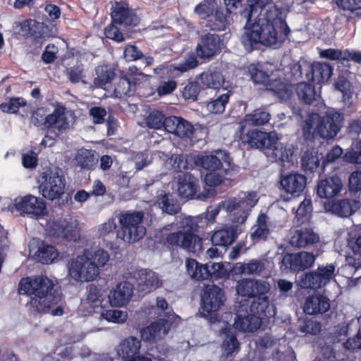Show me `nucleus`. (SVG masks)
Listing matches in <instances>:
<instances>
[{
  "label": "nucleus",
  "mask_w": 361,
  "mask_h": 361,
  "mask_svg": "<svg viewBox=\"0 0 361 361\" xmlns=\"http://www.w3.org/2000/svg\"><path fill=\"white\" fill-rule=\"evenodd\" d=\"M271 0H250L245 32L240 41L245 49L252 51L262 44L271 46L284 42L290 30L283 9L272 5Z\"/></svg>",
  "instance_id": "1"
},
{
  "label": "nucleus",
  "mask_w": 361,
  "mask_h": 361,
  "mask_svg": "<svg viewBox=\"0 0 361 361\" xmlns=\"http://www.w3.org/2000/svg\"><path fill=\"white\" fill-rule=\"evenodd\" d=\"M54 286L53 281L47 276H28L20 279L18 284L19 294L35 296L26 304L30 314L36 315L46 312L52 305L61 300L59 290Z\"/></svg>",
  "instance_id": "2"
},
{
  "label": "nucleus",
  "mask_w": 361,
  "mask_h": 361,
  "mask_svg": "<svg viewBox=\"0 0 361 361\" xmlns=\"http://www.w3.org/2000/svg\"><path fill=\"white\" fill-rule=\"evenodd\" d=\"M198 217L186 216L179 221L178 231L172 232V224L161 228L156 234L158 242L170 250L180 248L195 252L202 247V238L198 235Z\"/></svg>",
  "instance_id": "3"
},
{
  "label": "nucleus",
  "mask_w": 361,
  "mask_h": 361,
  "mask_svg": "<svg viewBox=\"0 0 361 361\" xmlns=\"http://www.w3.org/2000/svg\"><path fill=\"white\" fill-rule=\"evenodd\" d=\"M258 200L255 192H249L244 197L231 198L222 202L224 209L228 213H233L232 222L235 225L225 226L214 232L211 241L215 246L227 247L231 245L238 237L241 230L239 224L245 223L251 209Z\"/></svg>",
  "instance_id": "4"
},
{
  "label": "nucleus",
  "mask_w": 361,
  "mask_h": 361,
  "mask_svg": "<svg viewBox=\"0 0 361 361\" xmlns=\"http://www.w3.org/2000/svg\"><path fill=\"white\" fill-rule=\"evenodd\" d=\"M343 119V114L336 111H328L324 116L309 114L302 126V136L306 141L311 142L317 137L332 139L340 131Z\"/></svg>",
  "instance_id": "5"
},
{
  "label": "nucleus",
  "mask_w": 361,
  "mask_h": 361,
  "mask_svg": "<svg viewBox=\"0 0 361 361\" xmlns=\"http://www.w3.org/2000/svg\"><path fill=\"white\" fill-rule=\"evenodd\" d=\"M219 155H203L198 159L200 165L208 173L204 178L205 183L210 187L221 185L227 176L231 166V158L228 153L222 151L216 152Z\"/></svg>",
  "instance_id": "6"
},
{
  "label": "nucleus",
  "mask_w": 361,
  "mask_h": 361,
  "mask_svg": "<svg viewBox=\"0 0 361 361\" xmlns=\"http://www.w3.org/2000/svg\"><path fill=\"white\" fill-rule=\"evenodd\" d=\"M121 226L116 231V224L114 219H109L106 222L102 224L99 228V237L104 240L110 235H116L124 242L133 243L135 242V212L131 214H122L119 217Z\"/></svg>",
  "instance_id": "7"
},
{
  "label": "nucleus",
  "mask_w": 361,
  "mask_h": 361,
  "mask_svg": "<svg viewBox=\"0 0 361 361\" xmlns=\"http://www.w3.org/2000/svg\"><path fill=\"white\" fill-rule=\"evenodd\" d=\"M38 183L39 193L49 201H59L66 193V178L59 168H56L54 171L43 172Z\"/></svg>",
  "instance_id": "8"
},
{
  "label": "nucleus",
  "mask_w": 361,
  "mask_h": 361,
  "mask_svg": "<svg viewBox=\"0 0 361 361\" xmlns=\"http://www.w3.org/2000/svg\"><path fill=\"white\" fill-rule=\"evenodd\" d=\"M226 300L225 292L221 288L216 285L207 286L201 297L202 315L211 321H217L218 312Z\"/></svg>",
  "instance_id": "9"
},
{
  "label": "nucleus",
  "mask_w": 361,
  "mask_h": 361,
  "mask_svg": "<svg viewBox=\"0 0 361 361\" xmlns=\"http://www.w3.org/2000/svg\"><path fill=\"white\" fill-rule=\"evenodd\" d=\"M240 140L243 145H247V149H259L267 156H269L270 149L276 142V137L271 135L270 133L257 129L248 130L245 132V128L242 127Z\"/></svg>",
  "instance_id": "10"
},
{
  "label": "nucleus",
  "mask_w": 361,
  "mask_h": 361,
  "mask_svg": "<svg viewBox=\"0 0 361 361\" xmlns=\"http://www.w3.org/2000/svg\"><path fill=\"white\" fill-rule=\"evenodd\" d=\"M334 264L321 265L315 271L305 273L301 276L300 286L303 288L317 290L326 286L335 277Z\"/></svg>",
  "instance_id": "11"
},
{
  "label": "nucleus",
  "mask_w": 361,
  "mask_h": 361,
  "mask_svg": "<svg viewBox=\"0 0 361 361\" xmlns=\"http://www.w3.org/2000/svg\"><path fill=\"white\" fill-rule=\"evenodd\" d=\"M307 184L305 176L298 173L281 176L280 185L281 186V198L288 202L294 197L302 195Z\"/></svg>",
  "instance_id": "12"
},
{
  "label": "nucleus",
  "mask_w": 361,
  "mask_h": 361,
  "mask_svg": "<svg viewBox=\"0 0 361 361\" xmlns=\"http://www.w3.org/2000/svg\"><path fill=\"white\" fill-rule=\"evenodd\" d=\"M19 25L22 35L32 38V44L34 48L31 50V53L38 54L46 40L44 23L30 18L23 20Z\"/></svg>",
  "instance_id": "13"
},
{
  "label": "nucleus",
  "mask_w": 361,
  "mask_h": 361,
  "mask_svg": "<svg viewBox=\"0 0 361 361\" xmlns=\"http://www.w3.org/2000/svg\"><path fill=\"white\" fill-rule=\"evenodd\" d=\"M14 207L20 215L32 214L36 216H43L47 214L44 200L30 194L16 197Z\"/></svg>",
  "instance_id": "14"
},
{
  "label": "nucleus",
  "mask_w": 361,
  "mask_h": 361,
  "mask_svg": "<svg viewBox=\"0 0 361 361\" xmlns=\"http://www.w3.org/2000/svg\"><path fill=\"white\" fill-rule=\"evenodd\" d=\"M222 41L219 35L207 32L202 35L196 47L197 56L209 60L221 51Z\"/></svg>",
  "instance_id": "15"
},
{
  "label": "nucleus",
  "mask_w": 361,
  "mask_h": 361,
  "mask_svg": "<svg viewBox=\"0 0 361 361\" xmlns=\"http://www.w3.org/2000/svg\"><path fill=\"white\" fill-rule=\"evenodd\" d=\"M314 261L315 256L310 252L288 253L282 259L281 267L292 271H303L311 267Z\"/></svg>",
  "instance_id": "16"
},
{
  "label": "nucleus",
  "mask_w": 361,
  "mask_h": 361,
  "mask_svg": "<svg viewBox=\"0 0 361 361\" xmlns=\"http://www.w3.org/2000/svg\"><path fill=\"white\" fill-rule=\"evenodd\" d=\"M270 289L268 282L258 279H243L238 281L237 293L243 297L255 298L267 294Z\"/></svg>",
  "instance_id": "17"
},
{
  "label": "nucleus",
  "mask_w": 361,
  "mask_h": 361,
  "mask_svg": "<svg viewBox=\"0 0 361 361\" xmlns=\"http://www.w3.org/2000/svg\"><path fill=\"white\" fill-rule=\"evenodd\" d=\"M49 232L54 238H61L68 241L76 242L80 239L78 226L66 219L54 221L49 228Z\"/></svg>",
  "instance_id": "18"
},
{
  "label": "nucleus",
  "mask_w": 361,
  "mask_h": 361,
  "mask_svg": "<svg viewBox=\"0 0 361 361\" xmlns=\"http://www.w3.org/2000/svg\"><path fill=\"white\" fill-rule=\"evenodd\" d=\"M326 209L332 214L340 217H348L361 207L359 200L343 198L329 202L325 205Z\"/></svg>",
  "instance_id": "19"
},
{
  "label": "nucleus",
  "mask_w": 361,
  "mask_h": 361,
  "mask_svg": "<svg viewBox=\"0 0 361 361\" xmlns=\"http://www.w3.org/2000/svg\"><path fill=\"white\" fill-rule=\"evenodd\" d=\"M343 186V181L339 176H327L318 182L317 194L321 198L330 199L338 195Z\"/></svg>",
  "instance_id": "20"
},
{
  "label": "nucleus",
  "mask_w": 361,
  "mask_h": 361,
  "mask_svg": "<svg viewBox=\"0 0 361 361\" xmlns=\"http://www.w3.org/2000/svg\"><path fill=\"white\" fill-rule=\"evenodd\" d=\"M137 291L142 294L149 293L162 286L159 275L152 270L140 269L137 271Z\"/></svg>",
  "instance_id": "21"
},
{
  "label": "nucleus",
  "mask_w": 361,
  "mask_h": 361,
  "mask_svg": "<svg viewBox=\"0 0 361 361\" xmlns=\"http://www.w3.org/2000/svg\"><path fill=\"white\" fill-rule=\"evenodd\" d=\"M219 335L222 338L223 353L226 357L238 353L240 350V343L237 338L236 329L233 326L227 324L221 329Z\"/></svg>",
  "instance_id": "22"
},
{
  "label": "nucleus",
  "mask_w": 361,
  "mask_h": 361,
  "mask_svg": "<svg viewBox=\"0 0 361 361\" xmlns=\"http://www.w3.org/2000/svg\"><path fill=\"white\" fill-rule=\"evenodd\" d=\"M111 11V20L126 30L135 25L133 23L134 16L130 12L128 4L122 1L115 2Z\"/></svg>",
  "instance_id": "23"
},
{
  "label": "nucleus",
  "mask_w": 361,
  "mask_h": 361,
  "mask_svg": "<svg viewBox=\"0 0 361 361\" xmlns=\"http://www.w3.org/2000/svg\"><path fill=\"white\" fill-rule=\"evenodd\" d=\"M240 307L238 310L237 316L234 322V329L243 332H254L259 329L262 324L260 316L255 314L246 308V314L240 313Z\"/></svg>",
  "instance_id": "24"
},
{
  "label": "nucleus",
  "mask_w": 361,
  "mask_h": 361,
  "mask_svg": "<svg viewBox=\"0 0 361 361\" xmlns=\"http://www.w3.org/2000/svg\"><path fill=\"white\" fill-rule=\"evenodd\" d=\"M319 242V236L311 228H300L295 230L290 239V244L295 247L305 248Z\"/></svg>",
  "instance_id": "25"
},
{
  "label": "nucleus",
  "mask_w": 361,
  "mask_h": 361,
  "mask_svg": "<svg viewBox=\"0 0 361 361\" xmlns=\"http://www.w3.org/2000/svg\"><path fill=\"white\" fill-rule=\"evenodd\" d=\"M330 309L329 299L321 294L310 295L307 298L303 310L307 314H322Z\"/></svg>",
  "instance_id": "26"
},
{
  "label": "nucleus",
  "mask_w": 361,
  "mask_h": 361,
  "mask_svg": "<svg viewBox=\"0 0 361 361\" xmlns=\"http://www.w3.org/2000/svg\"><path fill=\"white\" fill-rule=\"evenodd\" d=\"M133 295V285L126 281L119 283L109 294V301L112 307L126 305Z\"/></svg>",
  "instance_id": "27"
},
{
  "label": "nucleus",
  "mask_w": 361,
  "mask_h": 361,
  "mask_svg": "<svg viewBox=\"0 0 361 361\" xmlns=\"http://www.w3.org/2000/svg\"><path fill=\"white\" fill-rule=\"evenodd\" d=\"M333 70V67L328 63L314 62L310 65L306 78L314 83H323L331 78Z\"/></svg>",
  "instance_id": "28"
},
{
  "label": "nucleus",
  "mask_w": 361,
  "mask_h": 361,
  "mask_svg": "<svg viewBox=\"0 0 361 361\" xmlns=\"http://www.w3.org/2000/svg\"><path fill=\"white\" fill-rule=\"evenodd\" d=\"M271 234L268 224V216L261 213L257 216L256 223L252 226L250 238L253 244L266 242Z\"/></svg>",
  "instance_id": "29"
},
{
  "label": "nucleus",
  "mask_w": 361,
  "mask_h": 361,
  "mask_svg": "<svg viewBox=\"0 0 361 361\" xmlns=\"http://www.w3.org/2000/svg\"><path fill=\"white\" fill-rule=\"evenodd\" d=\"M296 149L293 144L279 142L276 137V142L267 157L274 161L293 163Z\"/></svg>",
  "instance_id": "30"
},
{
  "label": "nucleus",
  "mask_w": 361,
  "mask_h": 361,
  "mask_svg": "<svg viewBox=\"0 0 361 361\" xmlns=\"http://www.w3.org/2000/svg\"><path fill=\"white\" fill-rule=\"evenodd\" d=\"M198 179L190 173L179 176L178 180V192L180 197L193 199L197 194Z\"/></svg>",
  "instance_id": "31"
},
{
  "label": "nucleus",
  "mask_w": 361,
  "mask_h": 361,
  "mask_svg": "<svg viewBox=\"0 0 361 361\" xmlns=\"http://www.w3.org/2000/svg\"><path fill=\"white\" fill-rule=\"evenodd\" d=\"M171 329V323L166 319H159L140 331V337L145 341H153L161 333L166 335Z\"/></svg>",
  "instance_id": "32"
},
{
  "label": "nucleus",
  "mask_w": 361,
  "mask_h": 361,
  "mask_svg": "<svg viewBox=\"0 0 361 361\" xmlns=\"http://www.w3.org/2000/svg\"><path fill=\"white\" fill-rule=\"evenodd\" d=\"M46 130H57L63 132L69 128V122L66 115V108L57 106L51 114H48L46 123Z\"/></svg>",
  "instance_id": "33"
},
{
  "label": "nucleus",
  "mask_w": 361,
  "mask_h": 361,
  "mask_svg": "<svg viewBox=\"0 0 361 361\" xmlns=\"http://www.w3.org/2000/svg\"><path fill=\"white\" fill-rule=\"evenodd\" d=\"M135 91V73L120 77L115 83L114 94L117 98L133 96Z\"/></svg>",
  "instance_id": "34"
},
{
  "label": "nucleus",
  "mask_w": 361,
  "mask_h": 361,
  "mask_svg": "<svg viewBox=\"0 0 361 361\" xmlns=\"http://www.w3.org/2000/svg\"><path fill=\"white\" fill-rule=\"evenodd\" d=\"M244 305L248 307L250 312L260 316L261 320L265 317H269L271 315L269 300L266 294L257 295L253 299L250 305L248 300H242L240 302V307L243 308Z\"/></svg>",
  "instance_id": "35"
},
{
  "label": "nucleus",
  "mask_w": 361,
  "mask_h": 361,
  "mask_svg": "<svg viewBox=\"0 0 361 361\" xmlns=\"http://www.w3.org/2000/svg\"><path fill=\"white\" fill-rule=\"evenodd\" d=\"M349 251L345 256L347 264L357 269L361 267V235L348 239Z\"/></svg>",
  "instance_id": "36"
},
{
  "label": "nucleus",
  "mask_w": 361,
  "mask_h": 361,
  "mask_svg": "<svg viewBox=\"0 0 361 361\" xmlns=\"http://www.w3.org/2000/svg\"><path fill=\"white\" fill-rule=\"evenodd\" d=\"M97 77L93 80V84L96 87L105 88L104 86L110 84L116 78V71L114 68L109 65H99L95 68Z\"/></svg>",
  "instance_id": "37"
},
{
  "label": "nucleus",
  "mask_w": 361,
  "mask_h": 361,
  "mask_svg": "<svg viewBox=\"0 0 361 361\" xmlns=\"http://www.w3.org/2000/svg\"><path fill=\"white\" fill-rule=\"evenodd\" d=\"M186 271L191 279L197 281L207 280L208 276V263L200 264L197 261L192 258H188L185 262Z\"/></svg>",
  "instance_id": "38"
},
{
  "label": "nucleus",
  "mask_w": 361,
  "mask_h": 361,
  "mask_svg": "<svg viewBox=\"0 0 361 361\" xmlns=\"http://www.w3.org/2000/svg\"><path fill=\"white\" fill-rule=\"evenodd\" d=\"M301 166L306 173H314L320 169L319 172H324V166L320 168V159L317 152L306 150L301 157Z\"/></svg>",
  "instance_id": "39"
},
{
  "label": "nucleus",
  "mask_w": 361,
  "mask_h": 361,
  "mask_svg": "<svg viewBox=\"0 0 361 361\" xmlns=\"http://www.w3.org/2000/svg\"><path fill=\"white\" fill-rule=\"evenodd\" d=\"M117 354L123 361H135V336L123 340L118 345Z\"/></svg>",
  "instance_id": "40"
},
{
  "label": "nucleus",
  "mask_w": 361,
  "mask_h": 361,
  "mask_svg": "<svg viewBox=\"0 0 361 361\" xmlns=\"http://www.w3.org/2000/svg\"><path fill=\"white\" fill-rule=\"evenodd\" d=\"M58 257L57 250L54 246L42 242L38 250L35 254L37 262L43 264H49L54 262Z\"/></svg>",
  "instance_id": "41"
},
{
  "label": "nucleus",
  "mask_w": 361,
  "mask_h": 361,
  "mask_svg": "<svg viewBox=\"0 0 361 361\" xmlns=\"http://www.w3.org/2000/svg\"><path fill=\"white\" fill-rule=\"evenodd\" d=\"M267 89L281 100H288L293 95V89L292 85L283 82L281 80H274L269 82Z\"/></svg>",
  "instance_id": "42"
},
{
  "label": "nucleus",
  "mask_w": 361,
  "mask_h": 361,
  "mask_svg": "<svg viewBox=\"0 0 361 361\" xmlns=\"http://www.w3.org/2000/svg\"><path fill=\"white\" fill-rule=\"evenodd\" d=\"M270 119L269 112L264 107H260L255 109L252 113L246 114L244 121L252 126H260L267 124Z\"/></svg>",
  "instance_id": "43"
},
{
  "label": "nucleus",
  "mask_w": 361,
  "mask_h": 361,
  "mask_svg": "<svg viewBox=\"0 0 361 361\" xmlns=\"http://www.w3.org/2000/svg\"><path fill=\"white\" fill-rule=\"evenodd\" d=\"M232 94L231 90H227L226 92L220 94L216 99L207 102L206 105L207 111L214 114H223Z\"/></svg>",
  "instance_id": "44"
},
{
  "label": "nucleus",
  "mask_w": 361,
  "mask_h": 361,
  "mask_svg": "<svg viewBox=\"0 0 361 361\" xmlns=\"http://www.w3.org/2000/svg\"><path fill=\"white\" fill-rule=\"evenodd\" d=\"M201 82L206 88L219 89L225 81L224 75L221 71L204 72L200 75Z\"/></svg>",
  "instance_id": "45"
},
{
  "label": "nucleus",
  "mask_w": 361,
  "mask_h": 361,
  "mask_svg": "<svg viewBox=\"0 0 361 361\" xmlns=\"http://www.w3.org/2000/svg\"><path fill=\"white\" fill-rule=\"evenodd\" d=\"M75 160L81 169L87 170L93 169L97 162L92 151L84 148L77 152Z\"/></svg>",
  "instance_id": "46"
},
{
  "label": "nucleus",
  "mask_w": 361,
  "mask_h": 361,
  "mask_svg": "<svg viewBox=\"0 0 361 361\" xmlns=\"http://www.w3.org/2000/svg\"><path fill=\"white\" fill-rule=\"evenodd\" d=\"M295 92L299 99L306 104H311L316 99L315 87L310 83L299 82L295 87Z\"/></svg>",
  "instance_id": "47"
},
{
  "label": "nucleus",
  "mask_w": 361,
  "mask_h": 361,
  "mask_svg": "<svg viewBox=\"0 0 361 361\" xmlns=\"http://www.w3.org/2000/svg\"><path fill=\"white\" fill-rule=\"evenodd\" d=\"M227 18L222 11L216 9L213 13L207 18L204 27L213 31H221L226 28Z\"/></svg>",
  "instance_id": "48"
},
{
  "label": "nucleus",
  "mask_w": 361,
  "mask_h": 361,
  "mask_svg": "<svg viewBox=\"0 0 361 361\" xmlns=\"http://www.w3.org/2000/svg\"><path fill=\"white\" fill-rule=\"evenodd\" d=\"M247 75L255 84H266L269 82V75L259 63H251L247 66Z\"/></svg>",
  "instance_id": "49"
},
{
  "label": "nucleus",
  "mask_w": 361,
  "mask_h": 361,
  "mask_svg": "<svg viewBox=\"0 0 361 361\" xmlns=\"http://www.w3.org/2000/svg\"><path fill=\"white\" fill-rule=\"evenodd\" d=\"M312 210V207L311 200L305 198L304 200L300 203L296 210V223L302 225L308 222L311 218Z\"/></svg>",
  "instance_id": "50"
},
{
  "label": "nucleus",
  "mask_w": 361,
  "mask_h": 361,
  "mask_svg": "<svg viewBox=\"0 0 361 361\" xmlns=\"http://www.w3.org/2000/svg\"><path fill=\"white\" fill-rule=\"evenodd\" d=\"M27 105V101L21 97H11L7 102L0 104V110L6 114H18L20 107Z\"/></svg>",
  "instance_id": "51"
},
{
  "label": "nucleus",
  "mask_w": 361,
  "mask_h": 361,
  "mask_svg": "<svg viewBox=\"0 0 361 361\" xmlns=\"http://www.w3.org/2000/svg\"><path fill=\"white\" fill-rule=\"evenodd\" d=\"M200 90L201 87L197 81L189 80L180 90V94L185 100L195 102L198 99Z\"/></svg>",
  "instance_id": "52"
},
{
  "label": "nucleus",
  "mask_w": 361,
  "mask_h": 361,
  "mask_svg": "<svg viewBox=\"0 0 361 361\" xmlns=\"http://www.w3.org/2000/svg\"><path fill=\"white\" fill-rule=\"evenodd\" d=\"M85 268L84 257H78L71 260L68 266V274L71 278L77 281L83 280V272Z\"/></svg>",
  "instance_id": "53"
},
{
  "label": "nucleus",
  "mask_w": 361,
  "mask_h": 361,
  "mask_svg": "<svg viewBox=\"0 0 361 361\" xmlns=\"http://www.w3.org/2000/svg\"><path fill=\"white\" fill-rule=\"evenodd\" d=\"M157 203L163 212L171 215L177 214L180 210L179 206L173 200L169 199L167 194L159 197Z\"/></svg>",
  "instance_id": "54"
},
{
  "label": "nucleus",
  "mask_w": 361,
  "mask_h": 361,
  "mask_svg": "<svg viewBox=\"0 0 361 361\" xmlns=\"http://www.w3.org/2000/svg\"><path fill=\"white\" fill-rule=\"evenodd\" d=\"M348 188L350 194L357 195L361 192V171H352L348 180Z\"/></svg>",
  "instance_id": "55"
},
{
  "label": "nucleus",
  "mask_w": 361,
  "mask_h": 361,
  "mask_svg": "<svg viewBox=\"0 0 361 361\" xmlns=\"http://www.w3.org/2000/svg\"><path fill=\"white\" fill-rule=\"evenodd\" d=\"M48 114L44 107L37 108L32 113L30 121L36 127L42 130H46V123Z\"/></svg>",
  "instance_id": "56"
},
{
  "label": "nucleus",
  "mask_w": 361,
  "mask_h": 361,
  "mask_svg": "<svg viewBox=\"0 0 361 361\" xmlns=\"http://www.w3.org/2000/svg\"><path fill=\"white\" fill-rule=\"evenodd\" d=\"M208 279H218L228 276L230 271L223 263H212L211 265L208 263Z\"/></svg>",
  "instance_id": "57"
},
{
  "label": "nucleus",
  "mask_w": 361,
  "mask_h": 361,
  "mask_svg": "<svg viewBox=\"0 0 361 361\" xmlns=\"http://www.w3.org/2000/svg\"><path fill=\"white\" fill-rule=\"evenodd\" d=\"M164 118L165 116L161 111L154 110L146 118V123L150 128L161 129Z\"/></svg>",
  "instance_id": "58"
},
{
  "label": "nucleus",
  "mask_w": 361,
  "mask_h": 361,
  "mask_svg": "<svg viewBox=\"0 0 361 361\" xmlns=\"http://www.w3.org/2000/svg\"><path fill=\"white\" fill-rule=\"evenodd\" d=\"M176 128L174 135L181 138H190L195 132L193 125L183 118H180Z\"/></svg>",
  "instance_id": "59"
},
{
  "label": "nucleus",
  "mask_w": 361,
  "mask_h": 361,
  "mask_svg": "<svg viewBox=\"0 0 361 361\" xmlns=\"http://www.w3.org/2000/svg\"><path fill=\"white\" fill-rule=\"evenodd\" d=\"M335 87L343 94L344 99H349L352 97V84L345 77L338 76L335 82Z\"/></svg>",
  "instance_id": "60"
},
{
  "label": "nucleus",
  "mask_w": 361,
  "mask_h": 361,
  "mask_svg": "<svg viewBox=\"0 0 361 361\" xmlns=\"http://www.w3.org/2000/svg\"><path fill=\"white\" fill-rule=\"evenodd\" d=\"M86 258L100 267H104L107 263L109 259V255L103 249H97L94 252L87 254Z\"/></svg>",
  "instance_id": "61"
},
{
  "label": "nucleus",
  "mask_w": 361,
  "mask_h": 361,
  "mask_svg": "<svg viewBox=\"0 0 361 361\" xmlns=\"http://www.w3.org/2000/svg\"><path fill=\"white\" fill-rule=\"evenodd\" d=\"M116 23L111 20L104 29V35L106 38L111 39L116 42H121L124 40V37L121 31V28L116 26Z\"/></svg>",
  "instance_id": "62"
},
{
  "label": "nucleus",
  "mask_w": 361,
  "mask_h": 361,
  "mask_svg": "<svg viewBox=\"0 0 361 361\" xmlns=\"http://www.w3.org/2000/svg\"><path fill=\"white\" fill-rule=\"evenodd\" d=\"M84 278L82 281H91L99 274V267L91 260L85 261Z\"/></svg>",
  "instance_id": "63"
},
{
  "label": "nucleus",
  "mask_w": 361,
  "mask_h": 361,
  "mask_svg": "<svg viewBox=\"0 0 361 361\" xmlns=\"http://www.w3.org/2000/svg\"><path fill=\"white\" fill-rule=\"evenodd\" d=\"M242 271L249 274H260L265 269L264 263L262 260L252 259L248 263L242 265Z\"/></svg>",
  "instance_id": "64"
}]
</instances>
